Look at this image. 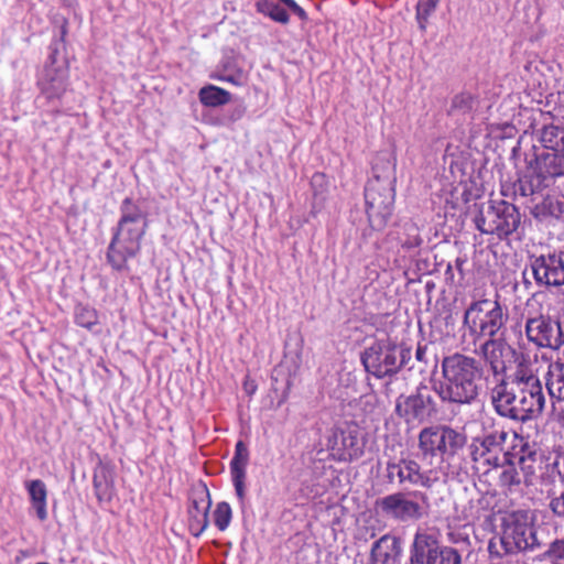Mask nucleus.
Here are the masks:
<instances>
[{
	"mask_svg": "<svg viewBox=\"0 0 564 564\" xmlns=\"http://www.w3.org/2000/svg\"><path fill=\"white\" fill-rule=\"evenodd\" d=\"M41 95L48 101L59 100L68 87V67L62 63L56 65L55 56H50L39 79Z\"/></svg>",
	"mask_w": 564,
	"mask_h": 564,
	"instance_id": "18",
	"label": "nucleus"
},
{
	"mask_svg": "<svg viewBox=\"0 0 564 564\" xmlns=\"http://www.w3.org/2000/svg\"><path fill=\"white\" fill-rule=\"evenodd\" d=\"M395 414L408 425H421L437 414V403L425 384H420L410 394H400L395 400Z\"/></svg>",
	"mask_w": 564,
	"mask_h": 564,
	"instance_id": "11",
	"label": "nucleus"
},
{
	"mask_svg": "<svg viewBox=\"0 0 564 564\" xmlns=\"http://www.w3.org/2000/svg\"><path fill=\"white\" fill-rule=\"evenodd\" d=\"M509 433L503 429L485 432L471 438L467 446L471 469L478 476H487L499 469L512 453L506 449Z\"/></svg>",
	"mask_w": 564,
	"mask_h": 564,
	"instance_id": "7",
	"label": "nucleus"
},
{
	"mask_svg": "<svg viewBox=\"0 0 564 564\" xmlns=\"http://www.w3.org/2000/svg\"><path fill=\"white\" fill-rule=\"evenodd\" d=\"M475 106L474 97L468 93H460L455 95L451 100V106L447 109L448 116L460 117L471 113Z\"/></svg>",
	"mask_w": 564,
	"mask_h": 564,
	"instance_id": "33",
	"label": "nucleus"
},
{
	"mask_svg": "<svg viewBox=\"0 0 564 564\" xmlns=\"http://www.w3.org/2000/svg\"><path fill=\"white\" fill-rule=\"evenodd\" d=\"M452 272V264L447 265L446 274H449Z\"/></svg>",
	"mask_w": 564,
	"mask_h": 564,
	"instance_id": "53",
	"label": "nucleus"
},
{
	"mask_svg": "<svg viewBox=\"0 0 564 564\" xmlns=\"http://www.w3.org/2000/svg\"><path fill=\"white\" fill-rule=\"evenodd\" d=\"M512 193V186H501V195L502 196H509V194Z\"/></svg>",
	"mask_w": 564,
	"mask_h": 564,
	"instance_id": "50",
	"label": "nucleus"
},
{
	"mask_svg": "<svg viewBox=\"0 0 564 564\" xmlns=\"http://www.w3.org/2000/svg\"><path fill=\"white\" fill-rule=\"evenodd\" d=\"M256 8L258 12L269 17L275 22L286 24L290 20L286 10L273 0H258Z\"/></svg>",
	"mask_w": 564,
	"mask_h": 564,
	"instance_id": "32",
	"label": "nucleus"
},
{
	"mask_svg": "<svg viewBox=\"0 0 564 564\" xmlns=\"http://www.w3.org/2000/svg\"><path fill=\"white\" fill-rule=\"evenodd\" d=\"M440 0H419L416 4V21L422 31H425L429 17L435 11Z\"/></svg>",
	"mask_w": 564,
	"mask_h": 564,
	"instance_id": "36",
	"label": "nucleus"
},
{
	"mask_svg": "<svg viewBox=\"0 0 564 564\" xmlns=\"http://www.w3.org/2000/svg\"><path fill=\"white\" fill-rule=\"evenodd\" d=\"M544 379L551 399L564 401V364H550Z\"/></svg>",
	"mask_w": 564,
	"mask_h": 564,
	"instance_id": "25",
	"label": "nucleus"
},
{
	"mask_svg": "<svg viewBox=\"0 0 564 564\" xmlns=\"http://www.w3.org/2000/svg\"><path fill=\"white\" fill-rule=\"evenodd\" d=\"M120 214L118 225L148 224V214L130 197L121 203Z\"/></svg>",
	"mask_w": 564,
	"mask_h": 564,
	"instance_id": "28",
	"label": "nucleus"
},
{
	"mask_svg": "<svg viewBox=\"0 0 564 564\" xmlns=\"http://www.w3.org/2000/svg\"><path fill=\"white\" fill-rule=\"evenodd\" d=\"M75 322L80 327L94 330V327L99 324L98 313L93 307L79 305L75 311Z\"/></svg>",
	"mask_w": 564,
	"mask_h": 564,
	"instance_id": "34",
	"label": "nucleus"
},
{
	"mask_svg": "<svg viewBox=\"0 0 564 564\" xmlns=\"http://www.w3.org/2000/svg\"><path fill=\"white\" fill-rule=\"evenodd\" d=\"M409 564H462L454 547L443 545L434 533L417 532L410 547Z\"/></svg>",
	"mask_w": 564,
	"mask_h": 564,
	"instance_id": "12",
	"label": "nucleus"
},
{
	"mask_svg": "<svg viewBox=\"0 0 564 564\" xmlns=\"http://www.w3.org/2000/svg\"><path fill=\"white\" fill-rule=\"evenodd\" d=\"M509 313L497 294L495 299L473 301L464 312L463 327L474 343L505 336Z\"/></svg>",
	"mask_w": 564,
	"mask_h": 564,
	"instance_id": "5",
	"label": "nucleus"
},
{
	"mask_svg": "<svg viewBox=\"0 0 564 564\" xmlns=\"http://www.w3.org/2000/svg\"><path fill=\"white\" fill-rule=\"evenodd\" d=\"M527 162L539 184L549 186L564 177V152L542 151Z\"/></svg>",
	"mask_w": 564,
	"mask_h": 564,
	"instance_id": "19",
	"label": "nucleus"
},
{
	"mask_svg": "<svg viewBox=\"0 0 564 564\" xmlns=\"http://www.w3.org/2000/svg\"><path fill=\"white\" fill-rule=\"evenodd\" d=\"M66 24H67V22H66V21H64V22H63V25H62V29H61V40H62V41H64V37H65V35H66V32H67V31H66Z\"/></svg>",
	"mask_w": 564,
	"mask_h": 564,
	"instance_id": "51",
	"label": "nucleus"
},
{
	"mask_svg": "<svg viewBox=\"0 0 564 564\" xmlns=\"http://www.w3.org/2000/svg\"><path fill=\"white\" fill-rule=\"evenodd\" d=\"M546 545L547 538L535 525L534 514L519 509L503 518L501 535L489 541L488 552L499 555V551L505 550L507 557H513L519 553L542 551Z\"/></svg>",
	"mask_w": 564,
	"mask_h": 564,
	"instance_id": "4",
	"label": "nucleus"
},
{
	"mask_svg": "<svg viewBox=\"0 0 564 564\" xmlns=\"http://www.w3.org/2000/svg\"><path fill=\"white\" fill-rule=\"evenodd\" d=\"M521 219V213L513 203L505 199H489L487 204L479 206L474 224L481 234L506 240L518 231Z\"/></svg>",
	"mask_w": 564,
	"mask_h": 564,
	"instance_id": "9",
	"label": "nucleus"
},
{
	"mask_svg": "<svg viewBox=\"0 0 564 564\" xmlns=\"http://www.w3.org/2000/svg\"><path fill=\"white\" fill-rule=\"evenodd\" d=\"M373 176L365 187L366 213L369 224L375 230H382L393 212L395 181L391 163L379 173L378 164L372 167Z\"/></svg>",
	"mask_w": 564,
	"mask_h": 564,
	"instance_id": "6",
	"label": "nucleus"
},
{
	"mask_svg": "<svg viewBox=\"0 0 564 564\" xmlns=\"http://www.w3.org/2000/svg\"><path fill=\"white\" fill-rule=\"evenodd\" d=\"M427 346L426 345H417L415 350V359L417 362L423 364L424 366H427L429 359H427Z\"/></svg>",
	"mask_w": 564,
	"mask_h": 564,
	"instance_id": "45",
	"label": "nucleus"
},
{
	"mask_svg": "<svg viewBox=\"0 0 564 564\" xmlns=\"http://www.w3.org/2000/svg\"><path fill=\"white\" fill-rule=\"evenodd\" d=\"M245 112H246V108L243 106H237L236 108L232 109V111L230 113V119L232 121H237L243 117Z\"/></svg>",
	"mask_w": 564,
	"mask_h": 564,
	"instance_id": "47",
	"label": "nucleus"
},
{
	"mask_svg": "<svg viewBox=\"0 0 564 564\" xmlns=\"http://www.w3.org/2000/svg\"><path fill=\"white\" fill-rule=\"evenodd\" d=\"M489 557L491 561L489 564H520L518 561L513 562L512 557H507L505 550H500L499 555L489 553Z\"/></svg>",
	"mask_w": 564,
	"mask_h": 564,
	"instance_id": "44",
	"label": "nucleus"
},
{
	"mask_svg": "<svg viewBox=\"0 0 564 564\" xmlns=\"http://www.w3.org/2000/svg\"><path fill=\"white\" fill-rule=\"evenodd\" d=\"M536 139L544 151L564 152V124H543L536 130Z\"/></svg>",
	"mask_w": 564,
	"mask_h": 564,
	"instance_id": "24",
	"label": "nucleus"
},
{
	"mask_svg": "<svg viewBox=\"0 0 564 564\" xmlns=\"http://www.w3.org/2000/svg\"><path fill=\"white\" fill-rule=\"evenodd\" d=\"M466 443L465 433L445 424L426 426L417 436V448L424 459L440 457L432 469L441 480L459 475V453Z\"/></svg>",
	"mask_w": 564,
	"mask_h": 564,
	"instance_id": "3",
	"label": "nucleus"
},
{
	"mask_svg": "<svg viewBox=\"0 0 564 564\" xmlns=\"http://www.w3.org/2000/svg\"><path fill=\"white\" fill-rule=\"evenodd\" d=\"M527 339L538 348L558 350L564 345V323L549 314L529 316L524 325Z\"/></svg>",
	"mask_w": 564,
	"mask_h": 564,
	"instance_id": "13",
	"label": "nucleus"
},
{
	"mask_svg": "<svg viewBox=\"0 0 564 564\" xmlns=\"http://www.w3.org/2000/svg\"><path fill=\"white\" fill-rule=\"evenodd\" d=\"M212 506L209 491L205 485L195 487L189 496L188 527L194 536H199L208 527V512Z\"/></svg>",
	"mask_w": 564,
	"mask_h": 564,
	"instance_id": "20",
	"label": "nucleus"
},
{
	"mask_svg": "<svg viewBox=\"0 0 564 564\" xmlns=\"http://www.w3.org/2000/svg\"><path fill=\"white\" fill-rule=\"evenodd\" d=\"M491 403L498 415L516 422H528L542 414L545 395L542 382L528 366L519 365L491 391Z\"/></svg>",
	"mask_w": 564,
	"mask_h": 564,
	"instance_id": "1",
	"label": "nucleus"
},
{
	"mask_svg": "<svg viewBox=\"0 0 564 564\" xmlns=\"http://www.w3.org/2000/svg\"><path fill=\"white\" fill-rule=\"evenodd\" d=\"M248 462V447L242 441H238L235 447V455L230 462V473H246Z\"/></svg>",
	"mask_w": 564,
	"mask_h": 564,
	"instance_id": "35",
	"label": "nucleus"
},
{
	"mask_svg": "<svg viewBox=\"0 0 564 564\" xmlns=\"http://www.w3.org/2000/svg\"><path fill=\"white\" fill-rule=\"evenodd\" d=\"M386 470L388 482H397L400 486L409 485L430 489L436 482L441 481L432 467L422 469L421 465L411 457H402L399 460L389 459Z\"/></svg>",
	"mask_w": 564,
	"mask_h": 564,
	"instance_id": "14",
	"label": "nucleus"
},
{
	"mask_svg": "<svg viewBox=\"0 0 564 564\" xmlns=\"http://www.w3.org/2000/svg\"><path fill=\"white\" fill-rule=\"evenodd\" d=\"M523 478V484L529 487L533 484V478L536 473V464H538V453L535 451L530 449L528 443L521 445V454L518 456V460L516 463Z\"/></svg>",
	"mask_w": 564,
	"mask_h": 564,
	"instance_id": "26",
	"label": "nucleus"
},
{
	"mask_svg": "<svg viewBox=\"0 0 564 564\" xmlns=\"http://www.w3.org/2000/svg\"><path fill=\"white\" fill-rule=\"evenodd\" d=\"M535 189L531 181L527 180L525 177H519L513 184H512V194L513 195H520L522 197L530 196L534 194Z\"/></svg>",
	"mask_w": 564,
	"mask_h": 564,
	"instance_id": "39",
	"label": "nucleus"
},
{
	"mask_svg": "<svg viewBox=\"0 0 564 564\" xmlns=\"http://www.w3.org/2000/svg\"><path fill=\"white\" fill-rule=\"evenodd\" d=\"M280 1L283 2L288 7L289 0H280Z\"/></svg>",
	"mask_w": 564,
	"mask_h": 564,
	"instance_id": "54",
	"label": "nucleus"
},
{
	"mask_svg": "<svg viewBox=\"0 0 564 564\" xmlns=\"http://www.w3.org/2000/svg\"><path fill=\"white\" fill-rule=\"evenodd\" d=\"M221 79L225 82L232 83L235 85H239V84H241V80H242V74H241V72H239L236 75H224V76H221Z\"/></svg>",
	"mask_w": 564,
	"mask_h": 564,
	"instance_id": "48",
	"label": "nucleus"
},
{
	"mask_svg": "<svg viewBox=\"0 0 564 564\" xmlns=\"http://www.w3.org/2000/svg\"><path fill=\"white\" fill-rule=\"evenodd\" d=\"M199 101L205 107H219L228 104L231 99V94L218 86L207 85L199 89Z\"/></svg>",
	"mask_w": 564,
	"mask_h": 564,
	"instance_id": "29",
	"label": "nucleus"
},
{
	"mask_svg": "<svg viewBox=\"0 0 564 564\" xmlns=\"http://www.w3.org/2000/svg\"><path fill=\"white\" fill-rule=\"evenodd\" d=\"M381 513L399 522L416 521L423 517L422 506L409 499L404 492H394L377 501Z\"/></svg>",
	"mask_w": 564,
	"mask_h": 564,
	"instance_id": "17",
	"label": "nucleus"
},
{
	"mask_svg": "<svg viewBox=\"0 0 564 564\" xmlns=\"http://www.w3.org/2000/svg\"><path fill=\"white\" fill-rule=\"evenodd\" d=\"M558 422L564 427V410L558 413Z\"/></svg>",
	"mask_w": 564,
	"mask_h": 564,
	"instance_id": "52",
	"label": "nucleus"
},
{
	"mask_svg": "<svg viewBox=\"0 0 564 564\" xmlns=\"http://www.w3.org/2000/svg\"><path fill=\"white\" fill-rule=\"evenodd\" d=\"M232 482L235 486L236 495L240 502H243L246 496L245 479L246 473H231Z\"/></svg>",
	"mask_w": 564,
	"mask_h": 564,
	"instance_id": "41",
	"label": "nucleus"
},
{
	"mask_svg": "<svg viewBox=\"0 0 564 564\" xmlns=\"http://www.w3.org/2000/svg\"><path fill=\"white\" fill-rule=\"evenodd\" d=\"M503 337L505 336L482 339L479 345V356L485 364L489 366L495 377L506 372L507 367L505 357L507 352H516Z\"/></svg>",
	"mask_w": 564,
	"mask_h": 564,
	"instance_id": "21",
	"label": "nucleus"
},
{
	"mask_svg": "<svg viewBox=\"0 0 564 564\" xmlns=\"http://www.w3.org/2000/svg\"><path fill=\"white\" fill-rule=\"evenodd\" d=\"M408 230V238L404 240H401V245L405 249H413L419 247L422 243V238L420 237L417 232V228L414 225H410L406 228Z\"/></svg>",
	"mask_w": 564,
	"mask_h": 564,
	"instance_id": "40",
	"label": "nucleus"
},
{
	"mask_svg": "<svg viewBox=\"0 0 564 564\" xmlns=\"http://www.w3.org/2000/svg\"><path fill=\"white\" fill-rule=\"evenodd\" d=\"M532 214L539 220H546L549 218L560 219L564 214V202L547 196L534 206Z\"/></svg>",
	"mask_w": 564,
	"mask_h": 564,
	"instance_id": "30",
	"label": "nucleus"
},
{
	"mask_svg": "<svg viewBox=\"0 0 564 564\" xmlns=\"http://www.w3.org/2000/svg\"><path fill=\"white\" fill-rule=\"evenodd\" d=\"M549 509L553 516L564 522V489L556 494L555 491H547Z\"/></svg>",
	"mask_w": 564,
	"mask_h": 564,
	"instance_id": "38",
	"label": "nucleus"
},
{
	"mask_svg": "<svg viewBox=\"0 0 564 564\" xmlns=\"http://www.w3.org/2000/svg\"><path fill=\"white\" fill-rule=\"evenodd\" d=\"M28 491L30 494L33 506L36 510V516L40 520H45L47 517L46 512V487L45 484L40 480H31L28 482Z\"/></svg>",
	"mask_w": 564,
	"mask_h": 564,
	"instance_id": "31",
	"label": "nucleus"
},
{
	"mask_svg": "<svg viewBox=\"0 0 564 564\" xmlns=\"http://www.w3.org/2000/svg\"><path fill=\"white\" fill-rule=\"evenodd\" d=\"M516 458V454L509 455V460H506L500 467L501 473L498 478L499 486L509 492L517 490L523 484V478L517 469Z\"/></svg>",
	"mask_w": 564,
	"mask_h": 564,
	"instance_id": "27",
	"label": "nucleus"
},
{
	"mask_svg": "<svg viewBox=\"0 0 564 564\" xmlns=\"http://www.w3.org/2000/svg\"><path fill=\"white\" fill-rule=\"evenodd\" d=\"M530 269L534 282L540 288L558 289L564 286V252L554 251L531 256Z\"/></svg>",
	"mask_w": 564,
	"mask_h": 564,
	"instance_id": "15",
	"label": "nucleus"
},
{
	"mask_svg": "<svg viewBox=\"0 0 564 564\" xmlns=\"http://www.w3.org/2000/svg\"><path fill=\"white\" fill-rule=\"evenodd\" d=\"M466 263V260L463 259V258H457L455 260V268L456 270L458 271L459 275H460V279L464 278V264Z\"/></svg>",
	"mask_w": 564,
	"mask_h": 564,
	"instance_id": "49",
	"label": "nucleus"
},
{
	"mask_svg": "<svg viewBox=\"0 0 564 564\" xmlns=\"http://www.w3.org/2000/svg\"><path fill=\"white\" fill-rule=\"evenodd\" d=\"M288 8L301 20L307 19L305 10L302 7H300L294 0H289Z\"/></svg>",
	"mask_w": 564,
	"mask_h": 564,
	"instance_id": "46",
	"label": "nucleus"
},
{
	"mask_svg": "<svg viewBox=\"0 0 564 564\" xmlns=\"http://www.w3.org/2000/svg\"><path fill=\"white\" fill-rule=\"evenodd\" d=\"M94 489L97 499L110 501L115 495V475L112 468L99 463L94 469Z\"/></svg>",
	"mask_w": 564,
	"mask_h": 564,
	"instance_id": "23",
	"label": "nucleus"
},
{
	"mask_svg": "<svg viewBox=\"0 0 564 564\" xmlns=\"http://www.w3.org/2000/svg\"><path fill=\"white\" fill-rule=\"evenodd\" d=\"M551 467L557 474L561 481L564 482V449L556 453Z\"/></svg>",
	"mask_w": 564,
	"mask_h": 564,
	"instance_id": "43",
	"label": "nucleus"
},
{
	"mask_svg": "<svg viewBox=\"0 0 564 564\" xmlns=\"http://www.w3.org/2000/svg\"><path fill=\"white\" fill-rule=\"evenodd\" d=\"M232 512L229 503L223 501L217 503L214 510V523L220 530L225 531L231 521Z\"/></svg>",
	"mask_w": 564,
	"mask_h": 564,
	"instance_id": "37",
	"label": "nucleus"
},
{
	"mask_svg": "<svg viewBox=\"0 0 564 564\" xmlns=\"http://www.w3.org/2000/svg\"><path fill=\"white\" fill-rule=\"evenodd\" d=\"M326 446L330 456L338 462H350L364 454L357 426L332 430Z\"/></svg>",
	"mask_w": 564,
	"mask_h": 564,
	"instance_id": "16",
	"label": "nucleus"
},
{
	"mask_svg": "<svg viewBox=\"0 0 564 564\" xmlns=\"http://www.w3.org/2000/svg\"><path fill=\"white\" fill-rule=\"evenodd\" d=\"M442 379L434 391L443 403L469 405L479 395L484 366L475 357L462 352L445 356L441 362Z\"/></svg>",
	"mask_w": 564,
	"mask_h": 564,
	"instance_id": "2",
	"label": "nucleus"
},
{
	"mask_svg": "<svg viewBox=\"0 0 564 564\" xmlns=\"http://www.w3.org/2000/svg\"><path fill=\"white\" fill-rule=\"evenodd\" d=\"M148 224L117 225L107 251V261L116 271H128V260L141 250V240Z\"/></svg>",
	"mask_w": 564,
	"mask_h": 564,
	"instance_id": "10",
	"label": "nucleus"
},
{
	"mask_svg": "<svg viewBox=\"0 0 564 564\" xmlns=\"http://www.w3.org/2000/svg\"><path fill=\"white\" fill-rule=\"evenodd\" d=\"M36 564H50V563H46V562H40V563H36Z\"/></svg>",
	"mask_w": 564,
	"mask_h": 564,
	"instance_id": "55",
	"label": "nucleus"
},
{
	"mask_svg": "<svg viewBox=\"0 0 564 564\" xmlns=\"http://www.w3.org/2000/svg\"><path fill=\"white\" fill-rule=\"evenodd\" d=\"M411 358L410 347L390 339L373 341L360 357L365 370L378 379L397 375Z\"/></svg>",
	"mask_w": 564,
	"mask_h": 564,
	"instance_id": "8",
	"label": "nucleus"
},
{
	"mask_svg": "<svg viewBox=\"0 0 564 564\" xmlns=\"http://www.w3.org/2000/svg\"><path fill=\"white\" fill-rule=\"evenodd\" d=\"M402 554L401 540L392 534H384L371 546V564H399Z\"/></svg>",
	"mask_w": 564,
	"mask_h": 564,
	"instance_id": "22",
	"label": "nucleus"
},
{
	"mask_svg": "<svg viewBox=\"0 0 564 564\" xmlns=\"http://www.w3.org/2000/svg\"><path fill=\"white\" fill-rule=\"evenodd\" d=\"M543 554H549L555 557H563L564 556V541L563 540H554L549 541L547 545L540 551Z\"/></svg>",
	"mask_w": 564,
	"mask_h": 564,
	"instance_id": "42",
	"label": "nucleus"
}]
</instances>
